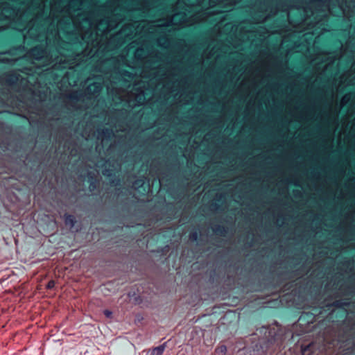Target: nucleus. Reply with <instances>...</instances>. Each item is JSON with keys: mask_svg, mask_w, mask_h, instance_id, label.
<instances>
[{"mask_svg": "<svg viewBox=\"0 0 355 355\" xmlns=\"http://www.w3.org/2000/svg\"><path fill=\"white\" fill-rule=\"evenodd\" d=\"M20 293H19V296L17 297V299L16 300V301L18 300L19 303H20L21 300H22V297L20 296Z\"/></svg>", "mask_w": 355, "mask_h": 355, "instance_id": "nucleus-22", "label": "nucleus"}, {"mask_svg": "<svg viewBox=\"0 0 355 355\" xmlns=\"http://www.w3.org/2000/svg\"><path fill=\"white\" fill-rule=\"evenodd\" d=\"M295 11H297V12H301V10L299 8H297Z\"/></svg>", "mask_w": 355, "mask_h": 355, "instance_id": "nucleus-28", "label": "nucleus"}, {"mask_svg": "<svg viewBox=\"0 0 355 355\" xmlns=\"http://www.w3.org/2000/svg\"><path fill=\"white\" fill-rule=\"evenodd\" d=\"M19 223L21 224V218H19Z\"/></svg>", "mask_w": 355, "mask_h": 355, "instance_id": "nucleus-32", "label": "nucleus"}, {"mask_svg": "<svg viewBox=\"0 0 355 355\" xmlns=\"http://www.w3.org/2000/svg\"><path fill=\"white\" fill-rule=\"evenodd\" d=\"M350 302L345 300H338L334 301L332 304H328V306H335L336 308H345L349 305Z\"/></svg>", "mask_w": 355, "mask_h": 355, "instance_id": "nucleus-8", "label": "nucleus"}, {"mask_svg": "<svg viewBox=\"0 0 355 355\" xmlns=\"http://www.w3.org/2000/svg\"><path fill=\"white\" fill-rule=\"evenodd\" d=\"M248 31L250 32V34H252V33L255 32L254 30H250Z\"/></svg>", "mask_w": 355, "mask_h": 355, "instance_id": "nucleus-24", "label": "nucleus"}, {"mask_svg": "<svg viewBox=\"0 0 355 355\" xmlns=\"http://www.w3.org/2000/svg\"><path fill=\"white\" fill-rule=\"evenodd\" d=\"M54 286H55V282H54V281L51 280L48 282V284L46 285V288L48 289H51L54 287Z\"/></svg>", "mask_w": 355, "mask_h": 355, "instance_id": "nucleus-19", "label": "nucleus"}, {"mask_svg": "<svg viewBox=\"0 0 355 355\" xmlns=\"http://www.w3.org/2000/svg\"><path fill=\"white\" fill-rule=\"evenodd\" d=\"M266 19V17H263L262 19L260 20V21H263Z\"/></svg>", "mask_w": 355, "mask_h": 355, "instance_id": "nucleus-27", "label": "nucleus"}, {"mask_svg": "<svg viewBox=\"0 0 355 355\" xmlns=\"http://www.w3.org/2000/svg\"><path fill=\"white\" fill-rule=\"evenodd\" d=\"M144 184V180H137L134 183H133V187H141Z\"/></svg>", "mask_w": 355, "mask_h": 355, "instance_id": "nucleus-16", "label": "nucleus"}, {"mask_svg": "<svg viewBox=\"0 0 355 355\" xmlns=\"http://www.w3.org/2000/svg\"><path fill=\"white\" fill-rule=\"evenodd\" d=\"M343 13H344V15H345V17H347V15H346V13H345V11H343Z\"/></svg>", "mask_w": 355, "mask_h": 355, "instance_id": "nucleus-29", "label": "nucleus"}, {"mask_svg": "<svg viewBox=\"0 0 355 355\" xmlns=\"http://www.w3.org/2000/svg\"><path fill=\"white\" fill-rule=\"evenodd\" d=\"M351 100V95L349 94H345L340 100V105L343 108L345 107Z\"/></svg>", "mask_w": 355, "mask_h": 355, "instance_id": "nucleus-11", "label": "nucleus"}, {"mask_svg": "<svg viewBox=\"0 0 355 355\" xmlns=\"http://www.w3.org/2000/svg\"><path fill=\"white\" fill-rule=\"evenodd\" d=\"M354 71V76L349 80V83L352 85L355 84V61L352 64V68L349 72L352 73Z\"/></svg>", "mask_w": 355, "mask_h": 355, "instance_id": "nucleus-15", "label": "nucleus"}, {"mask_svg": "<svg viewBox=\"0 0 355 355\" xmlns=\"http://www.w3.org/2000/svg\"><path fill=\"white\" fill-rule=\"evenodd\" d=\"M256 29L260 34V36L263 37H265V35L268 33V31L266 28H263L261 26H258L257 28H256Z\"/></svg>", "mask_w": 355, "mask_h": 355, "instance_id": "nucleus-13", "label": "nucleus"}, {"mask_svg": "<svg viewBox=\"0 0 355 355\" xmlns=\"http://www.w3.org/2000/svg\"><path fill=\"white\" fill-rule=\"evenodd\" d=\"M78 97H79V94L77 92H71L69 94V98L71 99H78Z\"/></svg>", "mask_w": 355, "mask_h": 355, "instance_id": "nucleus-17", "label": "nucleus"}, {"mask_svg": "<svg viewBox=\"0 0 355 355\" xmlns=\"http://www.w3.org/2000/svg\"><path fill=\"white\" fill-rule=\"evenodd\" d=\"M343 13H344V15H345V17H347V15H346V13H345V11H343Z\"/></svg>", "mask_w": 355, "mask_h": 355, "instance_id": "nucleus-30", "label": "nucleus"}, {"mask_svg": "<svg viewBox=\"0 0 355 355\" xmlns=\"http://www.w3.org/2000/svg\"><path fill=\"white\" fill-rule=\"evenodd\" d=\"M191 94H189V97L186 98H184L183 96H184V94L182 93L180 96V98H181L180 99V102L182 103L183 104H189L190 103V101H191L192 99V97L191 96Z\"/></svg>", "mask_w": 355, "mask_h": 355, "instance_id": "nucleus-14", "label": "nucleus"}, {"mask_svg": "<svg viewBox=\"0 0 355 355\" xmlns=\"http://www.w3.org/2000/svg\"><path fill=\"white\" fill-rule=\"evenodd\" d=\"M114 135V130L108 128H103L98 130V139L101 140L103 144Z\"/></svg>", "mask_w": 355, "mask_h": 355, "instance_id": "nucleus-5", "label": "nucleus"}, {"mask_svg": "<svg viewBox=\"0 0 355 355\" xmlns=\"http://www.w3.org/2000/svg\"><path fill=\"white\" fill-rule=\"evenodd\" d=\"M114 128H115V131H119V130L123 131V129L122 128H121V127L118 128L116 125L114 126Z\"/></svg>", "mask_w": 355, "mask_h": 355, "instance_id": "nucleus-21", "label": "nucleus"}, {"mask_svg": "<svg viewBox=\"0 0 355 355\" xmlns=\"http://www.w3.org/2000/svg\"><path fill=\"white\" fill-rule=\"evenodd\" d=\"M175 46L178 48L179 52H182L184 51V49L187 48V44L184 40H179L176 42Z\"/></svg>", "mask_w": 355, "mask_h": 355, "instance_id": "nucleus-10", "label": "nucleus"}, {"mask_svg": "<svg viewBox=\"0 0 355 355\" xmlns=\"http://www.w3.org/2000/svg\"><path fill=\"white\" fill-rule=\"evenodd\" d=\"M310 6H306L302 10L300 20L294 22L291 19L292 9L286 12V17L291 24L308 25L309 29H312L323 24L326 17V9L329 7L331 0H309Z\"/></svg>", "mask_w": 355, "mask_h": 355, "instance_id": "nucleus-3", "label": "nucleus"}, {"mask_svg": "<svg viewBox=\"0 0 355 355\" xmlns=\"http://www.w3.org/2000/svg\"><path fill=\"white\" fill-rule=\"evenodd\" d=\"M226 1L233 0H180L171 6L163 0H107L83 44L91 53L69 69L97 58L96 76L102 82L89 83L86 94L97 96L105 86L116 104L141 105L160 87L165 96H171L187 82L186 78L174 79L182 72L184 58L178 60L171 71L162 73V53L154 42L168 49L172 31L209 21L222 12L214 7Z\"/></svg>", "mask_w": 355, "mask_h": 355, "instance_id": "nucleus-1", "label": "nucleus"}, {"mask_svg": "<svg viewBox=\"0 0 355 355\" xmlns=\"http://www.w3.org/2000/svg\"><path fill=\"white\" fill-rule=\"evenodd\" d=\"M25 4V0H24V5Z\"/></svg>", "mask_w": 355, "mask_h": 355, "instance_id": "nucleus-33", "label": "nucleus"}, {"mask_svg": "<svg viewBox=\"0 0 355 355\" xmlns=\"http://www.w3.org/2000/svg\"><path fill=\"white\" fill-rule=\"evenodd\" d=\"M64 219L66 225L69 226L70 228H72L74 226L76 218L73 215L66 214L64 216Z\"/></svg>", "mask_w": 355, "mask_h": 355, "instance_id": "nucleus-9", "label": "nucleus"}, {"mask_svg": "<svg viewBox=\"0 0 355 355\" xmlns=\"http://www.w3.org/2000/svg\"><path fill=\"white\" fill-rule=\"evenodd\" d=\"M15 243H16V245H18V239H15Z\"/></svg>", "mask_w": 355, "mask_h": 355, "instance_id": "nucleus-26", "label": "nucleus"}, {"mask_svg": "<svg viewBox=\"0 0 355 355\" xmlns=\"http://www.w3.org/2000/svg\"><path fill=\"white\" fill-rule=\"evenodd\" d=\"M352 344H353V345H355V337H354V338H353Z\"/></svg>", "mask_w": 355, "mask_h": 355, "instance_id": "nucleus-25", "label": "nucleus"}, {"mask_svg": "<svg viewBox=\"0 0 355 355\" xmlns=\"http://www.w3.org/2000/svg\"><path fill=\"white\" fill-rule=\"evenodd\" d=\"M8 199L9 200V201H10L13 206L16 205L17 208H18L19 210L21 209L22 203L19 198L15 193L12 192L11 193H8Z\"/></svg>", "mask_w": 355, "mask_h": 355, "instance_id": "nucleus-6", "label": "nucleus"}, {"mask_svg": "<svg viewBox=\"0 0 355 355\" xmlns=\"http://www.w3.org/2000/svg\"><path fill=\"white\" fill-rule=\"evenodd\" d=\"M17 161H18V176L22 177V125H18L17 127Z\"/></svg>", "mask_w": 355, "mask_h": 355, "instance_id": "nucleus-4", "label": "nucleus"}, {"mask_svg": "<svg viewBox=\"0 0 355 355\" xmlns=\"http://www.w3.org/2000/svg\"><path fill=\"white\" fill-rule=\"evenodd\" d=\"M189 238L192 241H196L197 239H198V234H197V232H195L191 233L190 235H189Z\"/></svg>", "mask_w": 355, "mask_h": 355, "instance_id": "nucleus-18", "label": "nucleus"}, {"mask_svg": "<svg viewBox=\"0 0 355 355\" xmlns=\"http://www.w3.org/2000/svg\"><path fill=\"white\" fill-rule=\"evenodd\" d=\"M165 349V344L154 347L149 350L146 355H162Z\"/></svg>", "mask_w": 355, "mask_h": 355, "instance_id": "nucleus-7", "label": "nucleus"}, {"mask_svg": "<svg viewBox=\"0 0 355 355\" xmlns=\"http://www.w3.org/2000/svg\"><path fill=\"white\" fill-rule=\"evenodd\" d=\"M104 314L107 316V317H110L111 315H112V312L110 311H107V310H105L104 311Z\"/></svg>", "mask_w": 355, "mask_h": 355, "instance_id": "nucleus-20", "label": "nucleus"}, {"mask_svg": "<svg viewBox=\"0 0 355 355\" xmlns=\"http://www.w3.org/2000/svg\"><path fill=\"white\" fill-rule=\"evenodd\" d=\"M2 144L6 147L7 145H8V141L7 140L3 141Z\"/></svg>", "mask_w": 355, "mask_h": 355, "instance_id": "nucleus-23", "label": "nucleus"}, {"mask_svg": "<svg viewBox=\"0 0 355 355\" xmlns=\"http://www.w3.org/2000/svg\"><path fill=\"white\" fill-rule=\"evenodd\" d=\"M227 352V347L224 345H221L216 348L215 349V355H225Z\"/></svg>", "mask_w": 355, "mask_h": 355, "instance_id": "nucleus-12", "label": "nucleus"}, {"mask_svg": "<svg viewBox=\"0 0 355 355\" xmlns=\"http://www.w3.org/2000/svg\"><path fill=\"white\" fill-rule=\"evenodd\" d=\"M343 13H344V15H345V17H347V15H346V13H345V11H343Z\"/></svg>", "mask_w": 355, "mask_h": 355, "instance_id": "nucleus-31", "label": "nucleus"}, {"mask_svg": "<svg viewBox=\"0 0 355 355\" xmlns=\"http://www.w3.org/2000/svg\"><path fill=\"white\" fill-rule=\"evenodd\" d=\"M49 0H33L40 10L44 11ZM51 15L60 13L57 22V31L51 41V34L46 36V45L50 48L47 55L46 50L37 46L31 50L30 54L36 60H43L44 66L51 64L53 69H62L73 67L77 60L88 56L91 51L84 42L105 9V3L97 6L92 0H70L67 3L60 0L50 1Z\"/></svg>", "mask_w": 355, "mask_h": 355, "instance_id": "nucleus-2", "label": "nucleus"}]
</instances>
